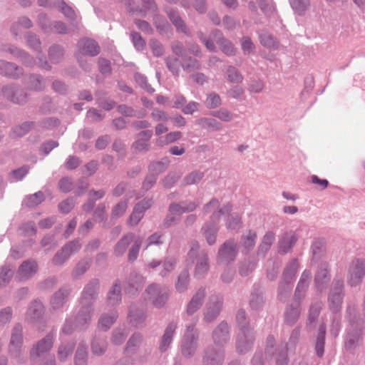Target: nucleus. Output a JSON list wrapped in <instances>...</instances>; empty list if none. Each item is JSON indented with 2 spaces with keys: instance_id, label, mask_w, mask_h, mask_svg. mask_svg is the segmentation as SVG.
Returning <instances> with one entry per match:
<instances>
[{
  "instance_id": "nucleus-43",
  "label": "nucleus",
  "mask_w": 365,
  "mask_h": 365,
  "mask_svg": "<svg viewBox=\"0 0 365 365\" xmlns=\"http://www.w3.org/2000/svg\"><path fill=\"white\" fill-rule=\"evenodd\" d=\"M214 117L218 118L223 121H230L232 118V113L226 108H220L218 110L214 111L212 113Z\"/></svg>"
},
{
  "instance_id": "nucleus-3",
  "label": "nucleus",
  "mask_w": 365,
  "mask_h": 365,
  "mask_svg": "<svg viewBox=\"0 0 365 365\" xmlns=\"http://www.w3.org/2000/svg\"><path fill=\"white\" fill-rule=\"evenodd\" d=\"M199 249V245L197 242H192L191 248L188 253L189 259H191L192 262H194V258L196 259V268H195V274L198 277H201L204 275V274L208 269V262L207 257L205 254L202 253L200 256L197 255V251Z\"/></svg>"
},
{
  "instance_id": "nucleus-34",
  "label": "nucleus",
  "mask_w": 365,
  "mask_h": 365,
  "mask_svg": "<svg viewBox=\"0 0 365 365\" xmlns=\"http://www.w3.org/2000/svg\"><path fill=\"white\" fill-rule=\"evenodd\" d=\"M227 80L231 83H240L242 80V76L238 71L233 66H229L226 71Z\"/></svg>"
},
{
  "instance_id": "nucleus-62",
  "label": "nucleus",
  "mask_w": 365,
  "mask_h": 365,
  "mask_svg": "<svg viewBox=\"0 0 365 365\" xmlns=\"http://www.w3.org/2000/svg\"><path fill=\"white\" fill-rule=\"evenodd\" d=\"M11 309L9 307L0 312V324L9 322L11 319Z\"/></svg>"
},
{
  "instance_id": "nucleus-44",
  "label": "nucleus",
  "mask_w": 365,
  "mask_h": 365,
  "mask_svg": "<svg viewBox=\"0 0 365 365\" xmlns=\"http://www.w3.org/2000/svg\"><path fill=\"white\" fill-rule=\"evenodd\" d=\"M13 275V272L8 267H2L0 269V287L6 284Z\"/></svg>"
},
{
  "instance_id": "nucleus-13",
  "label": "nucleus",
  "mask_w": 365,
  "mask_h": 365,
  "mask_svg": "<svg viewBox=\"0 0 365 365\" xmlns=\"http://www.w3.org/2000/svg\"><path fill=\"white\" fill-rule=\"evenodd\" d=\"M21 331L20 327H16L11 334L9 350L12 354H16V356H17L18 349L22 343Z\"/></svg>"
},
{
  "instance_id": "nucleus-16",
  "label": "nucleus",
  "mask_w": 365,
  "mask_h": 365,
  "mask_svg": "<svg viewBox=\"0 0 365 365\" xmlns=\"http://www.w3.org/2000/svg\"><path fill=\"white\" fill-rule=\"evenodd\" d=\"M213 338L216 343L225 342L228 339V325L226 323H222L214 331Z\"/></svg>"
},
{
  "instance_id": "nucleus-9",
  "label": "nucleus",
  "mask_w": 365,
  "mask_h": 365,
  "mask_svg": "<svg viewBox=\"0 0 365 365\" xmlns=\"http://www.w3.org/2000/svg\"><path fill=\"white\" fill-rule=\"evenodd\" d=\"M193 331V327H187L182 342V354L185 356L190 355L192 351L195 349V341Z\"/></svg>"
},
{
  "instance_id": "nucleus-11",
  "label": "nucleus",
  "mask_w": 365,
  "mask_h": 365,
  "mask_svg": "<svg viewBox=\"0 0 365 365\" xmlns=\"http://www.w3.org/2000/svg\"><path fill=\"white\" fill-rule=\"evenodd\" d=\"M37 272V264L34 261H26L19 267L18 274L21 280L31 277Z\"/></svg>"
},
{
  "instance_id": "nucleus-52",
  "label": "nucleus",
  "mask_w": 365,
  "mask_h": 365,
  "mask_svg": "<svg viewBox=\"0 0 365 365\" xmlns=\"http://www.w3.org/2000/svg\"><path fill=\"white\" fill-rule=\"evenodd\" d=\"M187 283L188 274L187 272H184L178 277V280L176 284L177 289L180 292L184 291L187 288Z\"/></svg>"
},
{
  "instance_id": "nucleus-8",
  "label": "nucleus",
  "mask_w": 365,
  "mask_h": 365,
  "mask_svg": "<svg viewBox=\"0 0 365 365\" xmlns=\"http://www.w3.org/2000/svg\"><path fill=\"white\" fill-rule=\"evenodd\" d=\"M3 95L11 101L22 103L26 101V96L21 89L6 86L2 89Z\"/></svg>"
},
{
  "instance_id": "nucleus-55",
  "label": "nucleus",
  "mask_w": 365,
  "mask_h": 365,
  "mask_svg": "<svg viewBox=\"0 0 365 365\" xmlns=\"http://www.w3.org/2000/svg\"><path fill=\"white\" fill-rule=\"evenodd\" d=\"M95 294L96 291L94 288H86L83 293V297L81 299L82 304H87L90 302V300L94 298Z\"/></svg>"
},
{
  "instance_id": "nucleus-7",
  "label": "nucleus",
  "mask_w": 365,
  "mask_h": 365,
  "mask_svg": "<svg viewBox=\"0 0 365 365\" xmlns=\"http://www.w3.org/2000/svg\"><path fill=\"white\" fill-rule=\"evenodd\" d=\"M78 46L80 54L83 55L94 56L98 55L100 51L98 45L95 41L91 39H82L79 41Z\"/></svg>"
},
{
  "instance_id": "nucleus-37",
  "label": "nucleus",
  "mask_w": 365,
  "mask_h": 365,
  "mask_svg": "<svg viewBox=\"0 0 365 365\" xmlns=\"http://www.w3.org/2000/svg\"><path fill=\"white\" fill-rule=\"evenodd\" d=\"M298 262L297 259H292L284 272V277L286 280L292 279L297 270Z\"/></svg>"
},
{
  "instance_id": "nucleus-1",
  "label": "nucleus",
  "mask_w": 365,
  "mask_h": 365,
  "mask_svg": "<svg viewBox=\"0 0 365 365\" xmlns=\"http://www.w3.org/2000/svg\"><path fill=\"white\" fill-rule=\"evenodd\" d=\"M232 206L227 204L223 209H219V202L217 200L213 199L204 207V212L206 213L212 212L211 220L216 223L220 218L227 217L230 222L227 224V228L235 230L240 227V218L238 215H231L230 212Z\"/></svg>"
},
{
  "instance_id": "nucleus-59",
  "label": "nucleus",
  "mask_w": 365,
  "mask_h": 365,
  "mask_svg": "<svg viewBox=\"0 0 365 365\" xmlns=\"http://www.w3.org/2000/svg\"><path fill=\"white\" fill-rule=\"evenodd\" d=\"M131 36H132L133 42L135 47L138 50L143 49L145 43L144 40L142 38V37L140 36V35L138 33L133 32L131 34Z\"/></svg>"
},
{
  "instance_id": "nucleus-64",
  "label": "nucleus",
  "mask_w": 365,
  "mask_h": 365,
  "mask_svg": "<svg viewBox=\"0 0 365 365\" xmlns=\"http://www.w3.org/2000/svg\"><path fill=\"white\" fill-rule=\"evenodd\" d=\"M74 203L72 200H66L59 204L58 207L61 212L67 213L73 207Z\"/></svg>"
},
{
  "instance_id": "nucleus-47",
  "label": "nucleus",
  "mask_w": 365,
  "mask_h": 365,
  "mask_svg": "<svg viewBox=\"0 0 365 365\" xmlns=\"http://www.w3.org/2000/svg\"><path fill=\"white\" fill-rule=\"evenodd\" d=\"M169 17L173 23L175 25L178 30L182 32H185V28L183 24V21L180 17L175 11H170L168 13Z\"/></svg>"
},
{
  "instance_id": "nucleus-2",
  "label": "nucleus",
  "mask_w": 365,
  "mask_h": 365,
  "mask_svg": "<svg viewBox=\"0 0 365 365\" xmlns=\"http://www.w3.org/2000/svg\"><path fill=\"white\" fill-rule=\"evenodd\" d=\"M365 275V260H353L348 269L347 282L351 286H356L362 282Z\"/></svg>"
},
{
  "instance_id": "nucleus-50",
  "label": "nucleus",
  "mask_w": 365,
  "mask_h": 365,
  "mask_svg": "<svg viewBox=\"0 0 365 365\" xmlns=\"http://www.w3.org/2000/svg\"><path fill=\"white\" fill-rule=\"evenodd\" d=\"M90 263L88 260H83L80 262L75 269L73 270V274L75 277H78L79 275L84 273L87 269L89 267Z\"/></svg>"
},
{
  "instance_id": "nucleus-10",
  "label": "nucleus",
  "mask_w": 365,
  "mask_h": 365,
  "mask_svg": "<svg viewBox=\"0 0 365 365\" xmlns=\"http://www.w3.org/2000/svg\"><path fill=\"white\" fill-rule=\"evenodd\" d=\"M53 346V336L48 334L46 338L41 340L31 351V356H41L45 352L48 351Z\"/></svg>"
},
{
  "instance_id": "nucleus-23",
  "label": "nucleus",
  "mask_w": 365,
  "mask_h": 365,
  "mask_svg": "<svg viewBox=\"0 0 365 365\" xmlns=\"http://www.w3.org/2000/svg\"><path fill=\"white\" fill-rule=\"evenodd\" d=\"M43 310V307L42 304L38 301H34L29 308L27 314L30 317L31 319L36 320L40 318Z\"/></svg>"
},
{
  "instance_id": "nucleus-57",
  "label": "nucleus",
  "mask_w": 365,
  "mask_h": 365,
  "mask_svg": "<svg viewBox=\"0 0 365 365\" xmlns=\"http://www.w3.org/2000/svg\"><path fill=\"white\" fill-rule=\"evenodd\" d=\"M220 310V304H217V305L214 306V307L209 308L207 311L205 318L207 322L212 321L213 319H215L219 314Z\"/></svg>"
},
{
  "instance_id": "nucleus-53",
  "label": "nucleus",
  "mask_w": 365,
  "mask_h": 365,
  "mask_svg": "<svg viewBox=\"0 0 365 365\" xmlns=\"http://www.w3.org/2000/svg\"><path fill=\"white\" fill-rule=\"evenodd\" d=\"M86 351L84 348H80L77 350L75 357L76 365H86Z\"/></svg>"
},
{
  "instance_id": "nucleus-26",
  "label": "nucleus",
  "mask_w": 365,
  "mask_h": 365,
  "mask_svg": "<svg viewBox=\"0 0 365 365\" xmlns=\"http://www.w3.org/2000/svg\"><path fill=\"white\" fill-rule=\"evenodd\" d=\"M182 137V133L180 131L171 132L168 133L165 137L159 138L157 140L158 145L163 146L171 143H173Z\"/></svg>"
},
{
  "instance_id": "nucleus-38",
  "label": "nucleus",
  "mask_w": 365,
  "mask_h": 365,
  "mask_svg": "<svg viewBox=\"0 0 365 365\" xmlns=\"http://www.w3.org/2000/svg\"><path fill=\"white\" fill-rule=\"evenodd\" d=\"M203 176L204 175L202 173L199 171H194L185 176L184 178V182L186 185L196 184L202 180Z\"/></svg>"
},
{
  "instance_id": "nucleus-41",
  "label": "nucleus",
  "mask_w": 365,
  "mask_h": 365,
  "mask_svg": "<svg viewBox=\"0 0 365 365\" xmlns=\"http://www.w3.org/2000/svg\"><path fill=\"white\" fill-rule=\"evenodd\" d=\"M205 103L209 108H214L220 106L221 98L219 95L212 93L207 96Z\"/></svg>"
},
{
  "instance_id": "nucleus-19",
  "label": "nucleus",
  "mask_w": 365,
  "mask_h": 365,
  "mask_svg": "<svg viewBox=\"0 0 365 365\" xmlns=\"http://www.w3.org/2000/svg\"><path fill=\"white\" fill-rule=\"evenodd\" d=\"M220 32H216L215 34V41L217 43L219 44L220 49L227 55H232L235 53V48L232 44L228 41L227 40L220 38Z\"/></svg>"
},
{
  "instance_id": "nucleus-48",
  "label": "nucleus",
  "mask_w": 365,
  "mask_h": 365,
  "mask_svg": "<svg viewBox=\"0 0 365 365\" xmlns=\"http://www.w3.org/2000/svg\"><path fill=\"white\" fill-rule=\"evenodd\" d=\"M311 278V274L308 272H304L302 276L300 281L298 283L297 287L296 293H299L300 292H304V289L307 286V282Z\"/></svg>"
},
{
  "instance_id": "nucleus-40",
  "label": "nucleus",
  "mask_w": 365,
  "mask_h": 365,
  "mask_svg": "<svg viewBox=\"0 0 365 365\" xmlns=\"http://www.w3.org/2000/svg\"><path fill=\"white\" fill-rule=\"evenodd\" d=\"M140 209L141 205H137L135 207L134 210L129 218V223L131 225H137L143 217V210Z\"/></svg>"
},
{
  "instance_id": "nucleus-5",
  "label": "nucleus",
  "mask_w": 365,
  "mask_h": 365,
  "mask_svg": "<svg viewBox=\"0 0 365 365\" xmlns=\"http://www.w3.org/2000/svg\"><path fill=\"white\" fill-rule=\"evenodd\" d=\"M145 298L151 300L155 307H160L165 303L167 295L162 294L156 285H150L145 291Z\"/></svg>"
},
{
  "instance_id": "nucleus-31",
  "label": "nucleus",
  "mask_w": 365,
  "mask_h": 365,
  "mask_svg": "<svg viewBox=\"0 0 365 365\" xmlns=\"http://www.w3.org/2000/svg\"><path fill=\"white\" fill-rule=\"evenodd\" d=\"M292 9L299 14H303L309 6V0H289Z\"/></svg>"
},
{
  "instance_id": "nucleus-25",
  "label": "nucleus",
  "mask_w": 365,
  "mask_h": 365,
  "mask_svg": "<svg viewBox=\"0 0 365 365\" xmlns=\"http://www.w3.org/2000/svg\"><path fill=\"white\" fill-rule=\"evenodd\" d=\"M203 235L209 245H212L216 240L217 227L214 225H206L203 227Z\"/></svg>"
},
{
  "instance_id": "nucleus-24",
  "label": "nucleus",
  "mask_w": 365,
  "mask_h": 365,
  "mask_svg": "<svg viewBox=\"0 0 365 365\" xmlns=\"http://www.w3.org/2000/svg\"><path fill=\"white\" fill-rule=\"evenodd\" d=\"M68 292L66 289H60L58 292L55 293L51 299V306L53 309H58L63 306L66 298L67 297Z\"/></svg>"
},
{
  "instance_id": "nucleus-35",
  "label": "nucleus",
  "mask_w": 365,
  "mask_h": 365,
  "mask_svg": "<svg viewBox=\"0 0 365 365\" xmlns=\"http://www.w3.org/2000/svg\"><path fill=\"white\" fill-rule=\"evenodd\" d=\"M117 316L115 314H112L110 316L104 315L102 316L99 320L98 325L100 329L103 330L108 329L111 325L114 323Z\"/></svg>"
},
{
  "instance_id": "nucleus-21",
  "label": "nucleus",
  "mask_w": 365,
  "mask_h": 365,
  "mask_svg": "<svg viewBox=\"0 0 365 365\" xmlns=\"http://www.w3.org/2000/svg\"><path fill=\"white\" fill-rule=\"evenodd\" d=\"M329 280L327 264H323L322 267L317 271L315 277V282L318 288L322 287L324 284H327Z\"/></svg>"
},
{
  "instance_id": "nucleus-12",
  "label": "nucleus",
  "mask_w": 365,
  "mask_h": 365,
  "mask_svg": "<svg viewBox=\"0 0 365 365\" xmlns=\"http://www.w3.org/2000/svg\"><path fill=\"white\" fill-rule=\"evenodd\" d=\"M153 133L151 130H143L138 135V139L133 144V148L138 151L145 150L148 148V141Z\"/></svg>"
},
{
  "instance_id": "nucleus-58",
  "label": "nucleus",
  "mask_w": 365,
  "mask_h": 365,
  "mask_svg": "<svg viewBox=\"0 0 365 365\" xmlns=\"http://www.w3.org/2000/svg\"><path fill=\"white\" fill-rule=\"evenodd\" d=\"M73 350V345H67L65 347H60L58 350V357L61 361H63L66 357L71 354Z\"/></svg>"
},
{
  "instance_id": "nucleus-33",
  "label": "nucleus",
  "mask_w": 365,
  "mask_h": 365,
  "mask_svg": "<svg viewBox=\"0 0 365 365\" xmlns=\"http://www.w3.org/2000/svg\"><path fill=\"white\" fill-rule=\"evenodd\" d=\"M223 361L222 352L214 353L209 352L206 356V363L207 365H221Z\"/></svg>"
},
{
  "instance_id": "nucleus-49",
  "label": "nucleus",
  "mask_w": 365,
  "mask_h": 365,
  "mask_svg": "<svg viewBox=\"0 0 365 365\" xmlns=\"http://www.w3.org/2000/svg\"><path fill=\"white\" fill-rule=\"evenodd\" d=\"M31 124L29 123H24L22 125L16 127L12 131L14 136H22L25 135L31 128Z\"/></svg>"
},
{
  "instance_id": "nucleus-51",
  "label": "nucleus",
  "mask_w": 365,
  "mask_h": 365,
  "mask_svg": "<svg viewBox=\"0 0 365 365\" xmlns=\"http://www.w3.org/2000/svg\"><path fill=\"white\" fill-rule=\"evenodd\" d=\"M241 46H242V49L243 50L245 53H250L255 48V46H254V44H253L252 41L247 36L243 37L242 38V40H241Z\"/></svg>"
},
{
  "instance_id": "nucleus-29",
  "label": "nucleus",
  "mask_w": 365,
  "mask_h": 365,
  "mask_svg": "<svg viewBox=\"0 0 365 365\" xmlns=\"http://www.w3.org/2000/svg\"><path fill=\"white\" fill-rule=\"evenodd\" d=\"M121 299L120 287L118 284H115L108 294V302L111 305H115Z\"/></svg>"
},
{
  "instance_id": "nucleus-42",
  "label": "nucleus",
  "mask_w": 365,
  "mask_h": 365,
  "mask_svg": "<svg viewBox=\"0 0 365 365\" xmlns=\"http://www.w3.org/2000/svg\"><path fill=\"white\" fill-rule=\"evenodd\" d=\"M261 43L269 48H274L277 46V41L275 38L270 34L264 33L260 35Z\"/></svg>"
},
{
  "instance_id": "nucleus-39",
  "label": "nucleus",
  "mask_w": 365,
  "mask_h": 365,
  "mask_svg": "<svg viewBox=\"0 0 365 365\" xmlns=\"http://www.w3.org/2000/svg\"><path fill=\"white\" fill-rule=\"evenodd\" d=\"M274 241V234L272 232H268L263 237L262 242L259 246V250L262 251L268 250Z\"/></svg>"
},
{
  "instance_id": "nucleus-15",
  "label": "nucleus",
  "mask_w": 365,
  "mask_h": 365,
  "mask_svg": "<svg viewBox=\"0 0 365 365\" xmlns=\"http://www.w3.org/2000/svg\"><path fill=\"white\" fill-rule=\"evenodd\" d=\"M297 237L294 233L285 234L280 242L279 247V252L281 253H286L292 247V246L297 242Z\"/></svg>"
},
{
  "instance_id": "nucleus-27",
  "label": "nucleus",
  "mask_w": 365,
  "mask_h": 365,
  "mask_svg": "<svg viewBox=\"0 0 365 365\" xmlns=\"http://www.w3.org/2000/svg\"><path fill=\"white\" fill-rule=\"evenodd\" d=\"M341 288L342 284L340 283L339 287L337 288V291L331 294L329 297V305L333 310H336L341 304Z\"/></svg>"
},
{
  "instance_id": "nucleus-28",
  "label": "nucleus",
  "mask_w": 365,
  "mask_h": 365,
  "mask_svg": "<svg viewBox=\"0 0 365 365\" xmlns=\"http://www.w3.org/2000/svg\"><path fill=\"white\" fill-rule=\"evenodd\" d=\"M326 328L324 325L319 327V334L317 336L316 343V351L319 356H322L324 353V339H325Z\"/></svg>"
},
{
  "instance_id": "nucleus-61",
  "label": "nucleus",
  "mask_w": 365,
  "mask_h": 365,
  "mask_svg": "<svg viewBox=\"0 0 365 365\" xmlns=\"http://www.w3.org/2000/svg\"><path fill=\"white\" fill-rule=\"evenodd\" d=\"M141 244V241H136L135 244L132 246L129 254H128V260L132 262L136 259L138 252L140 250V246Z\"/></svg>"
},
{
  "instance_id": "nucleus-63",
  "label": "nucleus",
  "mask_w": 365,
  "mask_h": 365,
  "mask_svg": "<svg viewBox=\"0 0 365 365\" xmlns=\"http://www.w3.org/2000/svg\"><path fill=\"white\" fill-rule=\"evenodd\" d=\"M127 204L125 202H120L113 210V215L115 217H120L125 212Z\"/></svg>"
},
{
  "instance_id": "nucleus-36",
  "label": "nucleus",
  "mask_w": 365,
  "mask_h": 365,
  "mask_svg": "<svg viewBox=\"0 0 365 365\" xmlns=\"http://www.w3.org/2000/svg\"><path fill=\"white\" fill-rule=\"evenodd\" d=\"M196 206L195 203H190L187 207H182L180 205L174 204L170 205V212L171 215H180L185 212L192 211L195 209Z\"/></svg>"
},
{
  "instance_id": "nucleus-60",
  "label": "nucleus",
  "mask_w": 365,
  "mask_h": 365,
  "mask_svg": "<svg viewBox=\"0 0 365 365\" xmlns=\"http://www.w3.org/2000/svg\"><path fill=\"white\" fill-rule=\"evenodd\" d=\"M166 62L168 68L173 73H178L180 68V63L178 60L175 58H168Z\"/></svg>"
},
{
  "instance_id": "nucleus-30",
  "label": "nucleus",
  "mask_w": 365,
  "mask_h": 365,
  "mask_svg": "<svg viewBox=\"0 0 365 365\" xmlns=\"http://www.w3.org/2000/svg\"><path fill=\"white\" fill-rule=\"evenodd\" d=\"M91 319V311L89 307L83 308L76 319V322L78 326L81 328H83L86 324H87L88 322Z\"/></svg>"
},
{
  "instance_id": "nucleus-22",
  "label": "nucleus",
  "mask_w": 365,
  "mask_h": 365,
  "mask_svg": "<svg viewBox=\"0 0 365 365\" xmlns=\"http://www.w3.org/2000/svg\"><path fill=\"white\" fill-rule=\"evenodd\" d=\"M197 124L203 128L212 130H219L222 128V125L214 118H200L197 120Z\"/></svg>"
},
{
  "instance_id": "nucleus-14",
  "label": "nucleus",
  "mask_w": 365,
  "mask_h": 365,
  "mask_svg": "<svg viewBox=\"0 0 365 365\" xmlns=\"http://www.w3.org/2000/svg\"><path fill=\"white\" fill-rule=\"evenodd\" d=\"M20 72V69L14 64L0 61V74L11 77H17Z\"/></svg>"
},
{
  "instance_id": "nucleus-4",
  "label": "nucleus",
  "mask_w": 365,
  "mask_h": 365,
  "mask_svg": "<svg viewBox=\"0 0 365 365\" xmlns=\"http://www.w3.org/2000/svg\"><path fill=\"white\" fill-rule=\"evenodd\" d=\"M81 245L78 241H73L68 243L61 252H58L53 259L55 264H62L72 253L76 252L80 248Z\"/></svg>"
},
{
  "instance_id": "nucleus-20",
  "label": "nucleus",
  "mask_w": 365,
  "mask_h": 365,
  "mask_svg": "<svg viewBox=\"0 0 365 365\" xmlns=\"http://www.w3.org/2000/svg\"><path fill=\"white\" fill-rule=\"evenodd\" d=\"M133 235L128 234L125 236L118 242L115 248V253L116 255H122L127 250L128 246L133 241Z\"/></svg>"
},
{
  "instance_id": "nucleus-32",
  "label": "nucleus",
  "mask_w": 365,
  "mask_h": 365,
  "mask_svg": "<svg viewBox=\"0 0 365 365\" xmlns=\"http://www.w3.org/2000/svg\"><path fill=\"white\" fill-rule=\"evenodd\" d=\"M43 194L41 192H36L35 194L29 196L24 202L27 207H34L43 201Z\"/></svg>"
},
{
  "instance_id": "nucleus-45",
  "label": "nucleus",
  "mask_w": 365,
  "mask_h": 365,
  "mask_svg": "<svg viewBox=\"0 0 365 365\" xmlns=\"http://www.w3.org/2000/svg\"><path fill=\"white\" fill-rule=\"evenodd\" d=\"M257 235L254 232L250 231L246 236L242 238L243 245L247 250L252 248L255 245Z\"/></svg>"
},
{
  "instance_id": "nucleus-17",
  "label": "nucleus",
  "mask_w": 365,
  "mask_h": 365,
  "mask_svg": "<svg viewBox=\"0 0 365 365\" xmlns=\"http://www.w3.org/2000/svg\"><path fill=\"white\" fill-rule=\"evenodd\" d=\"M205 296L204 290H199L192 297L187 306V312L189 314H193L202 305V301Z\"/></svg>"
},
{
  "instance_id": "nucleus-6",
  "label": "nucleus",
  "mask_w": 365,
  "mask_h": 365,
  "mask_svg": "<svg viewBox=\"0 0 365 365\" xmlns=\"http://www.w3.org/2000/svg\"><path fill=\"white\" fill-rule=\"evenodd\" d=\"M218 255L222 262H230L234 260L237 255L236 244L232 241L225 242L219 250Z\"/></svg>"
},
{
  "instance_id": "nucleus-56",
  "label": "nucleus",
  "mask_w": 365,
  "mask_h": 365,
  "mask_svg": "<svg viewBox=\"0 0 365 365\" xmlns=\"http://www.w3.org/2000/svg\"><path fill=\"white\" fill-rule=\"evenodd\" d=\"M299 316L298 308H292L286 313V321L287 323H294Z\"/></svg>"
},
{
  "instance_id": "nucleus-54",
  "label": "nucleus",
  "mask_w": 365,
  "mask_h": 365,
  "mask_svg": "<svg viewBox=\"0 0 365 365\" xmlns=\"http://www.w3.org/2000/svg\"><path fill=\"white\" fill-rule=\"evenodd\" d=\"M28 84L31 89L40 90L42 88V82L38 76H29L28 78Z\"/></svg>"
},
{
  "instance_id": "nucleus-18",
  "label": "nucleus",
  "mask_w": 365,
  "mask_h": 365,
  "mask_svg": "<svg viewBox=\"0 0 365 365\" xmlns=\"http://www.w3.org/2000/svg\"><path fill=\"white\" fill-rule=\"evenodd\" d=\"M175 328L176 325L174 324H170L167 327L160 345V349L161 351H165L171 343L172 337L175 332Z\"/></svg>"
},
{
  "instance_id": "nucleus-46",
  "label": "nucleus",
  "mask_w": 365,
  "mask_h": 365,
  "mask_svg": "<svg viewBox=\"0 0 365 365\" xmlns=\"http://www.w3.org/2000/svg\"><path fill=\"white\" fill-rule=\"evenodd\" d=\"M57 7L66 16L72 19L75 16L73 9L68 6L63 1L57 3Z\"/></svg>"
}]
</instances>
